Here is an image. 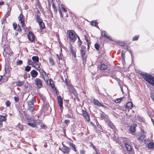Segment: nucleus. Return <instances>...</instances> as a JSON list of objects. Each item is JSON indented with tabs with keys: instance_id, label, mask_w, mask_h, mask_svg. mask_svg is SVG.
Masks as SVG:
<instances>
[{
	"instance_id": "nucleus-1",
	"label": "nucleus",
	"mask_w": 154,
	"mask_h": 154,
	"mask_svg": "<svg viewBox=\"0 0 154 154\" xmlns=\"http://www.w3.org/2000/svg\"><path fill=\"white\" fill-rule=\"evenodd\" d=\"M139 74L146 82L154 87V77L152 75L143 72H140Z\"/></svg>"
},
{
	"instance_id": "nucleus-2",
	"label": "nucleus",
	"mask_w": 154,
	"mask_h": 154,
	"mask_svg": "<svg viewBox=\"0 0 154 154\" xmlns=\"http://www.w3.org/2000/svg\"><path fill=\"white\" fill-rule=\"evenodd\" d=\"M76 34L74 31L71 30L69 32V36L70 39L72 42H74L76 39V35H75Z\"/></svg>"
},
{
	"instance_id": "nucleus-3",
	"label": "nucleus",
	"mask_w": 154,
	"mask_h": 154,
	"mask_svg": "<svg viewBox=\"0 0 154 154\" xmlns=\"http://www.w3.org/2000/svg\"><path fill=\"white\" fill-rule=\"evenodd\" d=\"M34 81L35 84L37 86L38 88L40 89L42 87V83L40 79L36 78L34 80Z\"/></svg>"
},
{
	"instance_id": "nucleus-4",
	"label": "nucleus",
	"mask_w": 154,
	"mask_h": 154,
	"mask_svg": "<svg viewBox=\"0 0 154 154\" xmlns=\"http://www.w3.org/2000/svg\"><path fill=\"white\" fill-rule=\"evenodd\" d=\"M82 113L84 117L85 118L86 120L89 122L90 121L89 115L87 112L86 111L82 109Z\"/></svg>"
},
{
	"instance_id": "nucleus-5",
	"label": "nucleus",
	"mask_w": 154,
	"mask_h": 154,
	"mask_svg": "<svg viewBox=\"0 0 154 154\" xmlns=\"http://www.w3.org/2000/svg\"><path fill=\"white\" fill-rule=\"evenodd\" d=\"M59 149L61 150L64 154L69 152L70 150V148L69 147L64 146H63V147L62 149L59 148Z\"/></svg>"
},
{
	"instance_id": "nucleus-6",
	"label": "nucleus",
	"mask_w": 154,
	"mask_h": 154,
	"mask_svg": "<svg viewBox=\"0 0 154 154\" xmlns=\"http://www.w3.org/2000/svg\"><path fill=\"white\" fill-rule=\"evenodd\" d=\"M28 38L31 42H33L35 40V36L32 32H29L28 35Z\"/></svg>"
},
{
	"instance_id": "nucleus-7",
	"label": "nucleus",
	"mask_w": 154,
	"mask_h": 154,
	"mask_svg": "<svg viewBox=\"0 0 154 154\" xmlns=\"http://www.w3.org/2000/svg\"><path fill=\"white\" fill-rule=\"evenodd\" d=\"M23 17L24 16L22 13L20 14L18 17L19 20L20 22L21 25L23 27H24L25 24V21L23 18Z\"/></svg>"
},
{
	"instance_id": "nucleus-8",
	"label": "nucleus",
	"mask_w": 154,
	"mask_h": 154,
	"mask_svg": "<svg viewBox=\"0 0 154 154\" xmlns=\"http://www.w3.org/2000/svg\"><path fill=\"white\" fill-rule=\"evenodd\" d=\"M106 122L108 126L110 127L113 130L116 129V127L109 119L108 120L107 119V121Z\"/></svg>"
},
{
	"instance_id": "nucleus-9",
	"label": "nucleus",
	"mask_w": 154,
	"mask_h": 154,
	"mask_svg": "<svg viewBox=\"0 0 154 154\" xmlns=\"http://www.w3.org/2000/svg\"><path fill=\"white\" fill-rule=\"evenodd\" d=\"M37 22L38 23L41 29H45V26L44 23L43 22L42 19L37 21Z\"/></svg>"
},
{
	"instance_id": "nucleus-10",
	"label": "nucleus",
	"mask_w": 154,
	"mask_h": 154,
	"mask_svg": "<svg viewBox=\"0 0 154 154\" xmlns=\"http://www.w3.org/2000/svg\"><path fill=\"white\" fill-rule=\"evenodd\" d=\"M58 103L59 105L60 108L63 107V100L61 96H58L57 97Z\"/></svg>"
},
{
	"instance_id": "nucleus-11",
	"label": "nucleus",
	"mask_w": 154,
	"mask_h": 154,
	"mask_svg": "<svg viewBox=\"0 0 154 154\" xmlns=\"http://www.w3.org/2000/svg\"><path fill=\"white\" fill-rule=\"evenodd\" d=\"M101 35L102 36L105 37L106 38H107L110 41H112V39L111 38V36H108L106 35V32L105 31H101Z\"/></svg>"
},
{
	"instance_id": "nucleus-12",
	"label": "nucleus",
	"mask_w": 154,
	"mask_h": 154,
	"mask_svg": "<svg viewBox=\"0 0 154 154\" xmlns=\"http://www.w3.org/2000/svg\"><path fill=\"white\" fill-rule=\"evenodd\" d=\"M125 148L127 151L129 152H131V153L130 154L129 153H128L129 154H134V152H132V148L129 144H126L125 145Z\"/></svg>"
},
{
	"instance_id": "nucleus-13",
	"label": "nucleus",
	"mask_w": 154,
	"mask_h": 154,
	"mask_svg": "<svg viewBox=\"0 0 154 154\" xmlns=\"http://www.w3.org/2000/svg\"><path fill=\"white\" fill-rule=\"evenodd\" d=\"M30 74L32 77L35 78L38 75V72L35 70L33 69L31 71Z\"/></svg>"
},
{
	"instance_id": "nucleus-14",
	"label": "nucleus",
	"mask_w": 154,
	"mask_h": 154,
	"mask_svg": "<svg viewBox=\"0 0 154 154\" xmlns=\"http://www.w3.org/2000/svg\"><path fill=\"white\" fill-rule=\"evenodd\" d=\"M102 113L100 114V116L102 119H104L106 122L107 121V119L108 120L109 119L107 117V116L103 112H102Z\"/></svg>"
},
{
	"instance_id": "nucleus-15",
	"label": "nucleus",
	"mask_w": 154,
	"mask_h": 154,
	"mask_svg": "<svg viewBox=\"0 0 154 154\" xmlns=\"http://www.w3.org/2000/svg\"><path fill=\"white\" fill-rule=\"evenodd\" d=\"M100 69L101 70H104L107 68V66L106 65L104 64H101L99 66Z\"/></svg>"
},
{
	"instance_id": "nucleus-16",
	"label": "nucleus",
	"mask_w": 154,
	"mask_h": 154,
	"mask_svg": "<svg viewBox=\"0 0 154 154\" xmlns=\"http://www.w3.org/2000/svg\"><path fill=\"white\" fill-rule=\"evenodd\" d=\"M130 141V140L128 139L125 137H123L122 138V142L125 144V145L129 144Z\"/></svg>"
},
{
	"instance_id": "nucleus-17",
	"label": "nucleus",
	"mask_w": 154,
	"mask_h": 154,
	"mask_svg": "<svg viewBox=\"0 0 154 154\" xmlns=\"http://www.w3.org/2000/svg\"><path fill=\"white\" fill-rule=\"evenodd\" d=\"M28 63L29 65H32L33 66H35L37 65H38V64L37 63L33 62L31 60L28 59Z\"/></svg>"
},
{
	"instance_id": "nucleus-18",
	"label": "nucleus",
	"mask_w": 154,
	"mask_h": 154,
	"mask_svg": "<svg viewBox=\"0 0 154 154\" xmlns=\"http://www.w3.org/2000/svg\"><path fill=\"white\" fill-rule=\"evenodd\" d=\"M136 126L137 125H131L130 128V131L132 133L135 132L136 130Z\"/></svg>"
},
{
	"instance_id": "nucleus-19",
	"label": "nucleus",
	"mask_w": 154,
	"mask_h": 154,
	"mask_svg": "<svg viewBox=\"0 0 154 154\" xmlns=\"http://www.w3.org/2000/svg\"><path fill=\"white\" fill-rule=\"evenodd\" d=\"M133 103L131 102H129L126 104V108L131 109L133 107Z\"/></svg>"
},
{
	"instance_id": "nucleus-20",
	"label": "nucleus",
	"mask_w": 154,
	"mask_h": 154,
	"mask_svg": "<svg viewBox=\"0 0 154 154\" xmlns=\"http://www.w3.org/2000/svg\"><path fill=\"white\" fill-rule=\"evenodd\" d=\"M93 102L94 104L98 106H100L101 104V103L98 100L94 98L93 100Z\"/></svg>"
},
{
	"instance_id": "nucleus-21",
	"label": "nucleus",
	"mask_w": 154,
	"mask_h": 154,
	"mask_svg": "<svg viewBox=\"0 0 154 154\" xmlns=\"http://www.w3.org/2000/svg\"><path fill=\"white\" fill-rule=\"evenodd\" d=\"M91 24L92 26L96 27L97 28H99V26L97 25L98 23L97 22L96 20H93L91 21Z\"/></svg>"
},
{
	"instance_id": "nucleus-22",
	"label": "nucleus",
	"mask_w": 154,
	"mask_h": 154,
	"mask_svg": "<svg viewBox=\"0 0 154 154\" xmlns=\"http://www.w3.org/2000/svg\"><path fill=\"white\" fill-rule=\"evenodd\" d=\"M28 104L29 106H34V101L33 98L29 100L28 102Z\"/></svg>"
},
{
	"instance_id": "nucleus-23",
	"label": "nucleus",
	"mask_w": 154,
	"mask_h": 154,
	"mask_svg": "<svg viewBox=\"0 0 154 154\" xmlns=\"http://www.w3.org/2000/svg\"><path fill=\"white\" fill-rule=\"evenodd\" d=\"M138 139L141 141H145L146 140V136L143 134L141 135L140 137L138 138Z\"/></svg>"
},
{
	"instance_id": "nucleus-24",
	"label": "nucleus",
	"mask_w": 154,
	"mask_h": 154,
	"mask_svg": "<svg viewBox=\"0 0 154 154\" xmlns=\"http://www.w3.org/2000/svg\"><path fill=\"white\" fill-rule=\"evenodd\" d=\"M5 71L6 73L9 72L11 68L8 65L5 66Z\"/></svg>"
},
{
	"instance_id": "nucleus-25",
	"label": "nucleus",
	"mask_w": 154,
	"mask_h": 154,
	"mask_svg": "<svg viewBox=\"0 0 154 154\" xmlns=\"http://www.w3.org/2000/svg\"><path fill=\"white\" fill-rule=\"evenodd\" d=\"M32 60L35 62L37 63L39 62V57L38 56H34L32 57Z\"/></svg>"
},
{
	"instance_id": "nucleus-26",
	"label": "nucleus",
	"mask_w": 154,
	"mask_h": 154,
	"mask_svg": "<svg viewBox=\"0 0 154 154\" xmlns=\"http://www.w3.org/2000/svg\"><path fill=\"white\" fill-rule=\"evenodd\" d=\"M69 145L72 148V150L75 152L76 151V148L75 144L72 143H69Z\"/></svg>"
},
{
	"instance_id": "nucleus-27",
	"label": "nucleus",
	"mask_w": 154,
	"mask_h": 154,
	"mask_svg": "<svg viewBox=\"0 0 154 154\" xmlns=\"http://www.w3.org/2000/svg\"><path fill=\"white\" fill-rule=\"evenodd\" d=\"M27 125L32 127H35L36 125V124L35 123V122H29L28 123Z\"/></svg>"
},
{
	"instance_id": "nucleus-28",
	"label": "nucleus",
	"mask_w": 154,
	"mask_h": 154,
	"mask_svg": "<svg viewBox=\"0 0 154 154\" xmlns=\"http://www.w3.org/2000/svg\"><path fill=\"white\" fill-rule=\"evenodd\" d=\"M148 147L150 149H153L154 148V143L150 142L148 144Z\"/></svg>"
},
{
	"instance_id": "nucleus-29",
	"label": "nucleus",
	"mask_w": 154,
	"mask_h": 154,
	"mask_svg": "<svg viewBox=\"0 0 154 154\" xmlns=\"http://www.w3.org/2000/svg\"><path fill=\"white\" fill-rule=\"evenodd\" d=\"M24 82L22 81H19L16 83V86L21 87L23 85Z\"/></svg>"
},
{
	"instance_id": "nucleus-30",
	"label": "nucleus",
	"mask_w": 154,
	"mask_h": 154,
	"mask_svg": "<svg viewBox=\"0 0 154 154\" xmlns=\"http://www.w3.org/2000/svg\"><path fill=\"white\" fill-rule=\"evenodd\" d=\"M49 85L52 89H54V88H55V87L53 84V82L51 79H49Z\"/></svg>"
},
{
	"instance_id": "nucleus-31",
	"label": "nucleus",
	"mask_w": 154,
	"mask_h": 154,
	"mask_svg": "<svg viewBox=\"0 0 154 154\" xmlns=\"http://www.w3.org/2000/svg\"><path fill=\"white\" fill-rule=\"evenodd\" d=\"M40 14H37L36 15L35 19L36 22L42 20L40 17Z\"/></svg>"
},
{
	"instance_id": "nucleus-32",
	"label": "nucleus",
	"mask_w": 154,
	"mask_h": 154,
	"mask_svg": "<svg viewBox=\"0 0 154 154\" xmlns=\"http://www.w3.org/2000/svg\"><path fill=\"white\" fill-rule=\"evenodd\" d=\"M39 96L41 99L43 101V104H44L45 101L46 100L45 97L43 95L41 94H39Z\"/></svg>"
},
{
	"instance_id": "nucleus-33",
	"label": "nucleus",
	"mask_w": 154,
	"mask_h": 154,
	"mask_svg": "<svg viewBox=\"0 0 154 154\" xmlns=\"http://www.w3.org/2000/svg\"><path fill=\"white\" fill-rule=\"evenodd\" d=\"M85 54V51H84L83 48H82L81 50V54L82 58L84 57Z\"/></svg>"
},
{
	"instance_id": "nucleus-34",
	"label": "nucleus",
	"mask_w": 154,
	"mask_h": 154,
	"mask_svg": "<svg viewBox=\"0 0 154 154\" xmlns=\"http://www.w3.org/2000/svg\"><path fill=\"white\" fill-rule=\"evenodd\" d=\"M75 35H76L77 36V38L78 39V45L79 46H80L82 44V42L81 39H80V38L79 37V36L78 35H77L76 34H75Z\"/></svg>"
},
{
	"instance_id": "nucleus-35",
	"label": "nucleus",
	"mask_w": 154,
	"mask_h": 154,
	"mask_svg": "<svg viewBox=\"0 0 154 154\" xmlns=\"http://www.w3.org/2000/svg\"><path fill=\"white\" fill-rule=\"evenodd\" d=\"M46 109L45 111L49 110V112H51V107H50L49 104H46L45 107Z\"/></svg>"
},
{
	"instance_id": "nucleus-36",
	"label": "nucleus",
	"mask_w": 154,
	"mask_h": 154,
	"mask_svg": "<svg viewBox=\"0 0 154 154\" xmlns=\"http://www.w3.org/2000/svg\"><path fill=\"white\" fill-rule=\"evenodd\" d=\"M124 99V97H121L119 98H117L115 101V102L116 103H118L122 101L123 100V99Z\"/></svg>"
},
{
	"instance_id": "nucleus-37",
	"label": "nucleus",
	"mask_w": 154,
	"mask_h": 154,
	"mask_svg": "<svg viewBox=\"0 0 154 154\" xmlns=\"http://www.w3.org/2000/svg\"><path fill=\"white\" fill-rule=\"evenodd\" d=\"M11 9V8H8V12L7 13L6 15L5 16H6V17H8L10 15Z\"/></svg>"
},
{
	"instance_id": "nucleus-38",
	"label": "nucleus",
	"mask_w": 154,
	"mask_h": 154,
	"mask_svg": "<svg viewBox=\"0 0 154 154\" xmlns=\"http://www.w3.org/2000/svg\"><path fill=\"white\" fill-rule=\"evenodd\" d=\"M94 47L97 51H98L99 50L100 45L96 43L94 44Z\"/></svg>"
},
{
	"instance_id": "nucleus-39",
	"label": "nucleus",
	"mask_w": 154,
	"mask_h": 154,
	"mask_svg": "<svg viewBox=\"0 0 154 154\" xmlns=\"http://www.w3.org/2000/svg\"><path fill=\"white\" fill-rule=\"evenodd\" d=\"M23 61L21 60H18L17 61H16V63H17V65H20L22 64H23Z\"/></svg>"
},
{
	"instance_id": "nucleus-40",
	"label": "nucleus",
	"mask_w": 154,
	"mask_h": 154,
	"mask_svg": "<svg viewBox=\"0 0 154 154\" xmlns=\"http://www.w3.org/2000/svg\"><path fill=\"white\" fill-rule=\"evenodd\" d=\"M52 7L54 9V11L55 12H57V9L56 8V6H55L53 2V0L52 1Z\"/></svg>"
},
{
	"instance_id": "nucleus-41",
	"label": "nucleus",
	"mask_w": 154,
	"mask_h": 154,
	"mask_svg": "<svg viewBox=\"0 0 154 154\" xmlns=\"http://www.w3.org/2000/svg\"><path fill=\"white\" fill-rule=\"evenodd\" d=\"M31 69V67L29 66H26L25 68V70L27 72H29Z\"/></svg>"
},
{
	"instance_id": "nucleus-42",
	"label": "nucleus",
	"mask_w": 154,
	"mask_h": 154,
	"mask_svg": "<svg viewBox=\"0 0 154 154\" xmlns=\"http://www.w3.org/2000/svg\"><path fill=\"white\" fill-rule=\"evenodd\" d=\"M70 51H71L72 54L73 56H74L75 57H76V53L75 52V51L73 49H71V50H70Z\"/></svg>"
},
{
	"instance_id": "nucleus-43",
	"label": "nucleus",
	"mask_w": 154,
	"mask_h": 154,
	"mask_svg": "<svg viewBox=\"0 0 154 154\" xmlns=\"http://www.w3.org/2000/svg\"><path fill=\"white\" fill-rule=\"evenodd\" d=\"M126 51H122V53H121V56L122 58V59L124 60V59H125V53Z\"/></svg>"
},
{
	"instance_id": "nucleus-44",
	"label": "nucleus",
	"mask_w": 154,
	"mask_h": 154,
	"mask_svg": "<svg viewBox=\"0 0 154 154\" xmlns=\"http://www.w3.org/2000/svg\"><path fill=\"white\" fill-rule=\"evenodd\" d=\"M138 120L140 122H143V121L144 119L142 117L140 116H137Z\"/></svg>"
},
{
	"instance_id": "nucleus-45",
	"label": "nucleus",
	"mask_w": 154,
	"mask_h": 154,
	"mask_svg": "<svg viewBox=\"0 0 154 154\" xmlns=\"http://www.w3.org/2000/svg\"><path fill=\"white\" fill-rule=\"evenodd\" d=\"M26 118L28 119L29 122H35V120L30 118V117H27Z\"/></svg>"
},
{
	"instance_id": "nucleus-46",
	"label": "nucleus",
	"mask_w": 154,
	"mask_h": 154,
	"mask_svg": "<svg viewBox=\"0 0 154 154\" xmlns=\"http://www.w3.org/2000/svg\"><path fill=\"white\" fill-rule=\"evenodd\" d=\"M5 117L2 115H0V120L2 121H4L5 120Z\"/></svg>"
},
{
	"instance_id": "nucleus-47",
	"label": "nucleus",
	"mask_w": 154,
	"mask_h": 154,
	"mask_svg": "<svg viewBox=\"0 0 154 154\" xmlns=\"http://www.w3.org/2000/svg\"><path fill=\"white\" fill-rule=\"evenodd\" d=\"M49 61L50 63L53 66L54 65V62L52 58H50L49 59Z\"/></svg>"
},
{
	"instance_id": "nucleus-48",
	"label": "nucleus",
	"mask_w": 154,
	"mask_h": 154,
	"mask_svg": "<svg viewBox=\"0 0 154 154\" xmlns=\"http://www.w3.org/2000/svg\"><path fill=\"white\" fill-rule=\"evenodd\" d=\"M11 103L9 100L7 101L5 103V105L7 107H9L10 106Z\"/></svg>"
},
{
	"instance_id": "nucleus-49",
	"label": "nucleus",
	"mask_w": 154,
	"mask_h": 154,
	"mask_svg": "<svg viewBox=\"0 0 154 154\" xmlns=\"http://www.w3.org/2000/svg\"><path fill=\"white\" fill-rule=\"evenodd\" d=\"M35 67V69H36L37 70L39 71H40L41 68L40 67V65L38 64V65H37L36 66H34Z\"/></svg>"
},
{
	"instance_id": "nucleus-50",
	"label": "nucleus",
	"mask_w": 154,
	"mask_h": 154,
	"mask_svg": "<svg viewBox=\"0 0 154 154\" xmlns=\"http://www.w3.org/2000/svg\"><path fill=\"white\" fill-rule=\"evenodd\" d=\"M139 37V35H135L133 37L132 40L133 41H134H134H137L138 40V39Z\"/></svg>"
},
{
	"instance_id": "nucleus-51",
	"label": "nucleus",
	"mask_w": 154,
	"mask_h": 154,
	"mask_svg": "<svg viewBox=\"0 0 154 154\" xmlns=\"http://www.w3.org/2000/svg\"><path fill=\"white\" fill-rule=\"evenodd\" d=\"M29 110H30L31 112H32L34 111V106H29Z\"/></svg>"
},
{
	"instance_id": "nucleus-52",
	"label": "nucleus",
	"mask_w": 154,
	"mask_h": 154,
	"mask_svg": "<svg viewBox=\"0 0 154 154\" xmlns=\"http://www.w3.org/2000/svg\"><path fill=\"white\" fill-rule=\"evenodd\" d=\"M91 145L92 147L94 149L95 152L97 150V149L94 145L92 143H91Z\"/></svg>"
},
{
	"instance_id": "nucleus-53",
	"label": "nucleus",
	"mask_w": 154,
	"mask_h": 154,
	"mask_svg": "<svg viewBox=\"0 0 154 154\" xmlns=\"http://www.w3.org/2000/svg\"><path fill=\"white\" fill-rule=\"evenodd\" d=\"M118 44L121 46H123L125 44V43L122 41H119Z\"/></svg>"
},
{
	"instance_id": "nucleus-54",
	"label": "nucleus",
	"mask_w": 154,
	"mask_h": 154,
	"mask_svg": "<svg viewBox=\"0 0 154 154\" xmlns=\"http://www.w3.org/2000/svg\"><path fill=\"white\" fill-rule=\"evenodd\" d=\"M59 13L60 15V18H63V15L62 13V12L60 9H59L58 10Z\"/></svg>"
},
{
	"instance_id": "nucleus-55",
	"label": "nucleus",
	"mask_w": 154,
	"mask_h": 154,
	"mask_svg": "<svg viewBox=\"0 0 154 154\" xmlns=\"http://www.w3.org/2000/svg\"><path fill=\"white\" fill-rule=\"evenodd\" d=\"M13 26L14 29V30H16L17 27V23H14L13 24Z\"/></svg>"
},
{
	"instance_id": "nucleus-56",
	"label": "nucleus",
	"mask_w": 154,
	"mask_h": 154,
	"mask_svg": "<svg viewBox=\"0 0 154 154\" xmlns=\"http://www.w3.org/2000/svg\"><path fill=\"white\" fill-rule=\"evenodd\" d=\"M61 8L63 10V11L64 12H66L67 11L65 9V8L64 7V5L63 4H61Z\"/></svg>"
},
{
	"instance_id": "nucleus-57",
	"label": "nucleus",
	"mask_w": 154,
	"mask_h": 154,
	"mask_svg": "<svg viewBox=\"0 0 154 154\" xmlns=\"http://www.w3.org/2000/svg\"><path fill=\"white\" fill-rule=\"evenodd\" d=\"M40 126L42 129H45L46 128V126L44 124H42L40 125Z\"/></svg>"
},
{
	"instance_id": "nucleus-58",
	"label": "nucleus",
	"mask_w": 154,
	"mask_h": 154,
	"mask_svg": "<svg viewBox=\"0 0 154 154\" xmlns=\"http://www.w3.org/2000/svg\"><path fill=\"white\" fill-rule=\"evenodd\" d=\"M14 100L16 102H17L19 101V98L18 97H14Z\"/></svg>"
},
{
	"instance_id": "nucleus-59",
	"label": "nucleus",
	"mask_w": 154,
	"mask_h": 154,
	"mask_svg": "<svg viewBox=\"0 0 154 154\" xmlns=\"http://www.w3.org/2000/svg\"><path fill=\"white\" fill-rule=\"evenodd\" d=\"M66 116L68 118H72L73 116V114H72V115L69 114H67Z\"/></svg>"
},
{
	"instance_id": "nucleus-60",
	"label": "nucleus",
	"mask_w": 154,
	"mask_h": 154,
	"mask_svg": "<svg viewBox=\"0 0 154 154\" xmlns=\"http://www.w3.org/2000/svg\"><path fill=\"white\" fill-rule=\"evenodd\" d=\"M70 121L69 120H65L64 121V123L65 124H68L70 123Z\"/></svg>"
},
{
	"instance_id": "nucleus-61",
	"label": "nucleus",
	"mask_w": 154,
	"mask_h": 154,
	"mask_svg": "<svg viewBox=\"0 0 154 154\" xmlns=\"http://www.w3.org/2000/svg\"><path fill=\"white\" fill-rule=\"evenodd\" d=\"M123 46H124V48L125 49L127 50H128L127 46L126 44H125Z\"/></svg>"
},
{
	"instance_id": "nucleus-62",
	"label": "nucleus",
	"mask_w": 154,
	"mask_h": 154,
	"mask_svg": "<svg viewBox=\"0 0 154 154\" xmlns=\"http://www.w3.org/2000/svg\"><path fill=\"white\" fill-rule=\"evenodd\" d=\"M57 56L58 57L59 60H62V57L61 55L60 54L59 55L58 54H57Z\"/></svg>"
},
{
	"instance_id": "nucleus-63",
	"label": "nucleus",
	"mask_w": 154,
	"mask_h": 154,
	"mask_svg": "<svg viewBox=\"0 0 154 154\" xmlns=\"http://www.w3.org/2000/svg\"><path fill=\"white\" fill-rule=\"evenodd\" d=\"M128 50L129 52L131 54V59H132V58H133V55H132V51L131 50Z\"/></svg>"
},
{
	"instance_id": "nucleus-64",
	"label": "nucleus",
	"mask_w": 154,
	"mask_h": 154,
	"mask_svg": "<svg viewBox=\"0 0 154 154\" xmlns=\"http://www.w3.org/2000/svg\"><path fill=\"white\" fill-rule=\"evenodd\" d=\"M80 154H84L85 153V151L83 149L81 150L80 152Z\"/></svg>"
}]
</instances>
